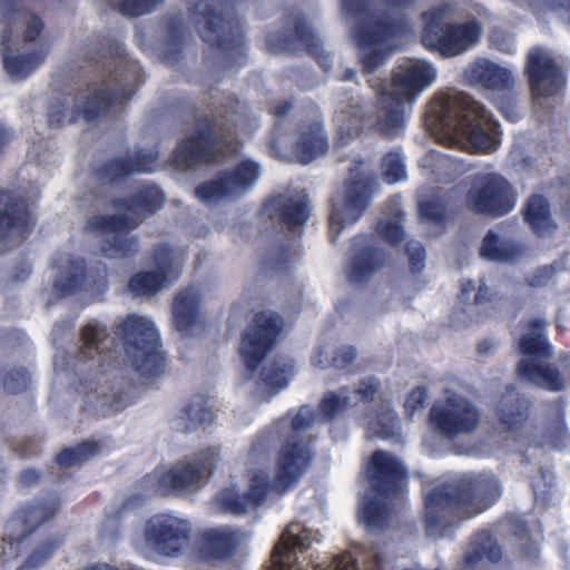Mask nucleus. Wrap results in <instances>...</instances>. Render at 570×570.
Segmentation results:
<instances>
[{
    "label": "nucleus",
    "mask_w": 570,
    "mask_h": 570,
    "mask_svg": "<svg viewBox=\"0 0 570 570\" xmlns=\"http://www.w3.org/2000/svg\"><path fill=\"white\" fill-rule=\"evenodd\" d=\"M92 55L91 59L104 72L101 86L72 108H69L67 98L53 99L47 114L50 128H60L79 119L95 122L115 107H124L144 82L140 63L127 53L120 40L110 36L98 37Z\"/></svg>",
    "instance_id": "f257e3e1"
},
{
    "label": "nucleus",
    "mask_w": 570,
    "mask_h": 570,
    "mask_svg": "<svg viewBox=\"0 0 570 570\" xmlns=\"http://www.w3.org/2000/svg\"><path fill=\"white\" fill-rule=\"evenodd\" d=\"M111 336L107 327L97 320L81 326L79 333V357L97 363L101 372L119 364V342L132 368L142 377H156L165 372L166 357L159 334L154 323L137 314H128L112 326Z\"/></svg>",
    "instance_id": "f03ea898"
},
{
    "label": "nucleus",
    "mask_w": 570,
    "mask_h": 570,
    "mask_svg": "<svg viewBox=\"0 0 570 570\" xmlns=\"http://www.w3.org/2000/svg\"><path fill=\"white\" fill-rule=\"evenodd\" d=\"M500 495V482L491 473H468L433 488L424 498L426 535H451L461 522L488 510Z\"/></svg>",
    "instance_id": "7ed1b4c3"
},
{
    "label": "nucleus",
    "mask_w": 570,
    "mask_h": 570,
    "mask_svg": "<svg viewBox=\"0 0 570 570\" xmlns=\"http://www.w3.org/2000/svg\"><path fill=\"white\" fill-rule=\"evenodd\" d=\"M426 118L456 142H466L474 153L490 154L500 145V124L493 115L465 92L435 97Z\"/></svg>",
    "instance_id": "20e7f679"
},
{
    "label": "nucleus",
    "mask_w": 570,
    "mask_h": 570,
    "mask_svg": "<svg viewBox=\"0 0 570 570\" xmlns=\"http://www.w3.org/2000/svg\"><path fill=\"white\" fill-rule=\"evenodd\" d=\"M252 110L247 102L234 95L224 98L216 118L207 116L196 119V129L180 140L171 154L177 168L188 169L197 165L214 164L232 145V135L238 127L249 126Z\"/></svg>",
    "instance_id": "39448f33"
},
{
    "label": "nucleus",
    "mask_w": 570,
    "mask_h": 570,
    "mask_svg": "<svg viewBox=\"0 0 570 570\" xmlns=\"http://www.w3.org/2000/svg\"><path fill=\"white\" fill-rule=\"evenodd\" d=\"M116 209L132 213L138 218L126 214L95 215L87 222L90 230L106 234L100 245L101 254L107 258L129 259L139 252V238L130 235L141 218L154 215L165 204V195L160 188L150 185L140 188L129 197H117L110 202Z\"/></svg>",
    "instance_id": "423d86ee"
},
{
    "label": "nucleus",
    "mask_w": 570,
    "mask_h": 570,
    "mask_svg": "<svg viewBox=\"0 0 570 570\" xmlns=\"http://www.w3.org/2000/svg\"><path fill=\"white\" fill-rule=\"evenodd\" d=\"M238 0H187L200 39L217 50L227 66L246 63L245 32L236 12Z\"/></svg>",
    "instance_id": "0eeeda50"
},
{
    "label": "nucleus",
    "mask_w": 570,
    "mask_h": 570,
    "mask_svg": "<svg viewBox=\"0 0 570 570\" xmlns=\"http://www.w3.org/2000/svg\"><path fill=\"white\" fill-rule=\"evenodd\" d=\"M342 8L358 21L354 36L357 46L370 49L361 58L364 75H372L394 51L393 42L409 31L405 16L393 17L387 11L371 12V0H341Z\"/></svg>",
    "instance_id": "6e6552de"
},
{
    "label": "nucleus",
    "mask_w": 570,
    "mask_h": 570,
    "mask_svg": "<svg viewBox=\"0 0 570 570\" xmlns=\"http://www.w3.org/2000/svg\"><path fill=\"white\" fill-rule=\"evenodd\" d=\"M434 79L435 70L428 63H414L394 71L391 79L392 90L385 89L384 80L370 78L367 82L377 94L381 111L375 130L390 139L400 136L405 126V102L412 101Z\"/></svg>",
    "instance_id": "1a4fd4ad"
},
{
    "label": "nucleus",
    "mask_w": 570,
    "mask_h": 570,
    "mask_svg": "<svg viewBox=\"0 0 570 570\" xmlns=\"http://www.w3.org/2000/svg\"><path fill=\"white\" fill-rule=\"evenodd\" d=\"M314 453L309 445L296 436L288 438L278 451L274 481L265 471L255 472L245 492L253 510L265 503L269 493L284 495L307 472Z\"/></svg>",
    "instance_id": "9d476101"
},
{
    "label": "nucleus",
    "mask_w": 570,
    "mask_h": 570,
    "mask_svg": "<svg viewBox=\"0 0 570 570\" xmlns=\"http://www.w3.org/2000/svg\"><path fill=\"white\" fill-rule=\"evenodd\" d=\"M449 4L432 8L422 13L424 27L421 41L425 48L439 52L444 58L460 56L472 48L481 37L478 21L446 22Z\"/></svg>",
    "instance_id": "9b49d317"
},
{
    "label": "nucleus",
    "mask_w": 570,
    "mask_h": 570,
    "mask_svg": "<svg viewBox=\"0 0 570 570\" xmlns=\"http://www.w3.org/2000/svg\"><path fill=\"white\" fill-rule=\"evenodd\" d=\"M265 47L269 53H294L302 47L324 70L331 68V57L323 49L322 40L307 23L303 12L289 9L284 14L282 31H268Z\"/></svg>",
    "instance_id": "f8f14e48"
},
{
    "label": "nucleus",
    "mask_w": 570,
    "mask_h": 570,
    "mask_svg": "<svg viewBox=\"0 0 570 570\" xmlns=\"http://www.w3.org/2000/svg\"><path fill=\"white\" fill-rule=\"evenodd\" d=\"M518 350L523 356L515 367V373L520 380L554 392L563 389L560 371L556 365L549 363L553 351L544 335H521L518 342Z\"/></svg>",
    "instance_id": "ddd939ff"
},
{
    "label": "nucleus",
    "mask_w": 570,
    "mask_h": 570,
    "mask_svg": "<svg viewBox=\"0 0 570 570\" xmlns=\"http://www.w3.org/2000/svg\"><path fill=\"white\" fill-rule=\"evenodd\" d=\"M219 461V449L207 448L176 462L158 479L163 494L181 497L202 489Z\"/></svg>",
    "instance_id": "4468645a"
},
{
    "label": "nucleus",
    "mask_w": 570,
    "mask_h": 570,
    "mask_svg": "<svg viewBox=\"0 0 570 570\" xmlns=\"http://www.w3.org/2000/svg\"><path fill=\"white\" fill-rule=\"evenodd\" d=\"M376 189L377 183L372 176L360 174L345 180L343 195L331 198L328 237L332 243L346 226L355 224L364 215Z\"/></svg>",
    "instance_id": "2eb2a0df"
},
{
    "label": "nucleus",
    "mask_w": 570,
    "mask_h": 570,
    "mask_svg": "<svg viewBox=\"0 0 570 570\" xmlns=\"http://www.w3.org/2000/svg\"><path fill=\"white\" fill-rule=\"evenodd\" d=\"M262 174L258 163L244 159L232 169L220 170L216 178L199 184L195 189L198 199L205 203L235 199L248 193Z\"/></svg>",
    "instance_id": "dca6fc26"
},
{
    "label": "nucleus",
    "mask_w": 570,
    "mask_h": 570,
    "mask_svg": "<svg viewBox=\"0 0 570 570\" xmlns=\"http://www.w3.org/2000/svg\"><path fill=\"white\" fill-rule=\"evenodd\" d=\"M282 317L273 312H257L242 335L239 354L249 372H255L277 342Z\"/></svg>",
    "instance_id": "f3484780"
},
{
    "label": "nucleus",
    "mask_w": 570,
    "mask_h": 570,
    "mask_svg": "<svg viewBox=\"0 0 570 570\" xmlns=\"http://www.w3.org/2000/svg\"><path fill=\"white\" fill-rule=\"evenodd\" d=\"M429 421L441 435L454 439L475 432L481 423V413L469 399L451 395L432 405Z\"/></svg>",
    "instance_id": "a211bd4d"
},
{
    "label": "nucleus",
    "mask_w": 570,
    "mask_h": 570,
    "mask_svg": "<svg viewBox=\"0 0 570 570\" xmlns=\"http://www.w3.org/2000/svg\"><path fill=\"white\" fill-rule=\"evenodd\" d=\"M465 202L474 214L499 218L514 208L517 195L505 178L487 175L468 191Z\"/></svg>",
    "instance_id": "6ab92c4d"
},
{
    "label": "nucleus",
    "mask_w": 570,
    "mask_h": 570,
    "mask_svg": "<svg viewBox=\"0 0 570 570\" xmlns=\"http://www.w3.org/2000/svg\"><path fill=\"white\" fill-rule=\"evenodd\" d=\"M524 75L533 100L558 95L567 82L562 68L541 47H533L528 52Z\"/></svg>",
    "instance_id": "aec40b11"
},
{
    "label": "nucleus",
    "mask_w": 570,
    "mask_h": 570,
    "mask_svg": "<svg viewBox=\"0 0 570 570\" xmlns=\"http://www.w3.org/2000/svg\"><path fill=\"white\" fill-rule=\"evenodd\" d=\"M371 491L383 500L397 497L405 485L409 474L404 464L392 453L375 450L365 466Z\"/></svg>",
    "instance_id": "412c9836"
},
{
    "label": "nucleus",
    "mask_w": 570,
    "mask_h": 570,
    "mask_svg": "<svg viewBox=\"0 0 570 570\" xmlns=\"http://www.w3.org/2000/svg\"><path fill=\"white\" fill-rule=\"evenodd\" d=\"M191 528L188 521L159 513L147 520L145 541L163 556H178L190 540Z\"/></svg>",
    "instance_id": "4be33fe9"
},
{
    "label": "nucleus",
    "mask_w": 570,
    "mask_h": 570,
    "mask_svg": "<svg viewBox=\"0 0 570 570\" xmlns=\"http://www.w3.org/2000/svg\"><path fill=\"white\" fill-rule=\"evenodd\" d=\"M312 544L311 532L301 529L298 523H291L283 532L279 542L272 552L273 568L271 570H303L286 561L294 549L307 550ZM318 570H358L356 559L351 552H344L335 557L326 569Z\"/></svg>",
    "instance_id": "5701e85b"
},
{
    "label": "nucleus",
    "mask_w": 570,
    "mask_h": 570,
    "mask_svg": "<svg viewBox=\"0 0 570 570\" xmlns=\"http://www.w3.org/2000/svg\"><path fill=\"white\" fill-rule=\"evenodd\" d=\"M263 213L274 225L301 236L309 218L311 207L306 196L278 194L263 204Z\"/></svg>",
    "instance_id": "b1692460"
},
{
    "label": "nucleus",
    "mask_w": 570,
    "mask_h": 570,
    "mask_svg": "<svg viewBox=\"0 0 570 570\" xmlns=\"http://www.w3.org/2000/svg\"><path fill=\"white\" fill-rule=\"evenodd\" d=\"M347 278L353 284L366 283L386 262V252L375 244L373 235H357L351 243Z\"/></svg>",
    "instance_id": "393cba45"
},
{
    "label": "nucleus",
    "mask_w": 570,
    "mask_h": 570,
    "mask_svg": "<svg viewBox=\"0 0 570 570\" xmlns=\"http://www.w3.org/2000/svg\"><path fill=\"white\" fill-rule=\"evenodd\" d=\"M61 501L57 495H50L35 500L33 502L26 504L19 512L18 519L20 522L28 528L21 535L16 539L3 538L4 546L2 547V553L4 560L14 559L22 552L21 547L27 537L39 525L46 521L51 520L59 511Z\"/></svg>",
    "instance_id": "a878e982"
},
{
    "label": "nucleus",
    "mask_w": 570,
    "mask_h": 570,
    "mask_svg": "<svg viewBox=\"0 0 570 570\" xmlns=\"http://www.w3.org/2000/svg\"><path fill=\"white\" fill-rule=\"evenodd\" d=\"M158 153L138 149L132 156L114 157L94 170L95 178L102 184H116L134 174L151 173L157 168Z\"/></svg>",
    "instance_id": "bb28decb"
},
{
    "label": "nucleus",
    "mask_w": 570,
    "mask_h": 570,
    "mask_svg": "<svg viewBox=\"0 0 570 570\" xmlns=\"http://www.w3.org/2000/svg\"><path fill=\"white\" fill-rule=\"evenodd\" d=\"M330 150L328 135L321 116L303 120L297 127L293 154L301 165H308Z\"/></svg>",
    "instance_id": "cd10ccee"
},
{
    "label": "nucleus",
    "mask_w": 570,
    "mask_h": 570,
    "mask_svg": "<svg viewBox=\"0 0 570 570\" xmlns=\"http://www.w3.org/2000/svg\"><path fill=\"white\" fill-rule=\"evenodd\" d=\"M33 224L24 198L13 191L0 189V240L10 235L26 238Z\"/></svg>",
    "instance_id": "c85d7f7f"
},
{
    "label": "nucleus",
    "mask_w": 570,
    "mask_h": 570,
    "mask_svg": "<svg viewBox=\"0 0 570 570\" xmlns=\"http://www.w3.org/2000/svg\"><path fill=\"white\" fill-rule=\"evenodd\" d=\"M530 400L512 384L504 387L494 404L498 424L505 432L522 429L530 417Z\"/></svg>",
    "instance_id": "c756f323"
},
{
    "label": "nucleus",
    "mask_w": 570,
    "mask_h": 570,
    "mask_svg": "<svg viewBox=\"0 0 570 570\" xmlns=\"http://www.w3.org/2000/svg\"><path fill=\"white\" fill-rule=\"evenodd\" d=\"M12 29L6 28L1 32V56L3 68L10 78L14 80L27 79L47 58L48 50L39 49L28 53L13 55L11 47Z\"/></svg>",
    "instance_id": "7c9ffc66"
},
{
    "label": "nucleus",
    "mask_w": 570,
    "mask_h": 570,
    "mask_svg": "<svg viewBox=\"0 0 570 570\" xmlns=\"http://www.w3.org/2000/svg\"><path fill=\"white\" fill-rule=\"evenodd\" d=\"M464 77L471 85L493 91H510L514 78L510 70L488 59H479L464 69Z\"/></svg>",
    "instance_id": "2f4dec72"
},
{
    "label": "nucleus",
    "mask_w": 570,
    "mask_h": 570,
    "mask_svg": "<svg viewBox=\"0 0 570 570\" xmlns=\"http://www.w3.org/2000/svg\"><path fill=\"white\" fill-rule=\"evenodd\" d=\"M238 544L237 531L228 527L213 528L200 534L198 552L207 561H226L234 557Z\"/></svg>",
    "instance_id": "473e14b6"
},
{
    "label": "nucleus",
    "mask_w": 570,
    "mask_h": 570,
    "mask_svg": "<svg viewBox=\"0 0 570 570\" xmlns=\"http://www.w3.org/2000/svg\"><path fill=\"white\" fill-rule=\"evenodd\" d=\"M202 295L195 287L181 289L173 304L175 328L180 333H189L200 323Z\"/></svg>",
    "instance_id": "72a5a7b5"
},
{
    "label": "nucleus",
    "mask_w": 570,
    "mask_h": 570,
    "mask_svg": "<svg viewBox=\"0 0 570 570\" xmlns=\"http://www.w3.org/2000/svg\"><path fill=\"white\" fill-rule=\"evenodd\" d=\"M163 60L174 67L183 59L186 43V23L181 12L171 13L164 19Z\"/></svg>",
    "instance_id": "f704fd0d"
},
{
    "label": "nucleus",
    "mask_w": 570,
    "mask_h": 570,
    "mask_svg": "<svg viewBox=\"0 0 570 570\" xmlns=\"http://www.w3.org/2000/svg\"><path fill=\"white\" fill-rule=\"evenodd\" d=\"M214 420L215 413L208 406V397L204 394H195L183 406L176 417V429L179 432L189 433L210 425Z\"/></svg>",
    "instance_id": "c9c22d12"
},
{
    "label": "nucleus",
    "mask_w": 570,
    "mask_h": 570,
    "mask_svg": "<svg viewBox=\"0 0 570 570\" xmlns=\"http://www.w3.org/2000/svg\"><path fill=\"white\" fill-rule=\"evenodd\" d=\"M525 252V247L510 238H500L493 230H489L480 248V255L489 261L514 263L519 261Z\"/></svg>",
    "instance_id": "e433bc0d"
},
{
    "label": "nucleus",
    "mask_w": 570,
    "mask_h": 570,
    "mask_svg": "<svg viewBox=\"0 0 570 570\" xmlns=\"http://www.w3.org/2000/svg\"><path fill=\"white\" fill-rule=\"evenodd\" d=\"M522 214L524 222L539 236L551 234L557 228L551 217L550 204L543 195H531L522 209Z\"/></svg>",
    "instance_id": "4c0bfd02"
},
{
    "label": "nucleus",
    "mask_w": 570,
    "mask_h": 570,
    "mask_svg": "<svg viewBox=\"0 0 570 570\" xmlns=\"http://www.w3.org/2000/svg\"><path fill=\"white\" fill-rule=\"evenodd\" d=\"M65 262L66 269L55 281V289L63 296L87 289L88 274L85 259L68 256Z\"/></svg>",
    "instance_id": "58836bf2"
},
{
    "label": "nucleus",
    "mask_w": 570,
    "mask_h": 570,
    "mask_svg": "<svg viewBox=\"0 0 570 570\" xmlns=\"http://www.w3.org/2000/svg\"><path fill=\"white\" fill-rule=\"evenodd\" d=\"M502 557L501 548L489 531L479 532L464 556V564L473 567L483 559L498 562Z\"/></svg>",
    "instance_id": "ea45409f"
},
{
    "label": "nucleus",
    "mask_w": 570,
    "mask_h": 570,
    "mask_svg": "<svg viewBox=\"0 0 570 570\" xmlns=\"http://www.w3.org/2000/svg\"><path fill=\"white\" fill-rule=\"evenodd\" d=\"M100 451L99 441L87 440L76 446L65 448L56 455V463L62 468L82 465Z\"/></svg>",
    "instance_id": "a19ab883"
},
{
    "label": "nucleus",
    "mask_w": 570,
    "mask_h": 570,
    "mask_svg": "<svg viewBox=\"0 0 570 570\" xmlns=\"http://www.w3.org/2000/svg\"><path fill=\"white\" fill-rule=\"evenodd\" d=\"M166 282L167 278L163 272H138L129 278L128 288L135 296H151L158 293Z\"/></svg>",
    "instance_id": "79ce46f5"
},
{
    "label": "nucleus",
    "mask_w": 570,
    "mask_h": 570,
    "mask_svg": "<svg viewBox=\"0 0 570 570\" xmlns=\"http://www.w3.org/2000/svg\"><path fill=\"white\" fill-rule=\"evenodd\" d=\"M347 393V387H341L338 393L328 391L324 394L317 406L323 421L332 422L352 406Z\"/></svg>",
    "instance_id": "37998d69"
},
{
    "label": "nucleus",
    "mask_w": 570,
    "mask_h": 570,
    "mask_svg": "<svg viewBox=\"0 0 570 570\" xmlns=\"http://www.w3.org/2000/svg\"><path fill=\"white\" fill-rule=\"evenodd\" d=\"M294 364L283 357L275 358L261 371L262 382L269 389H283L287 385L293 374Z\"/></svg>",
    "instance_id": "c03bdc74"
},
{
    "label": "nucleus",
    "mask_w": 570,
    "mask_h": 570,
    "mask_svg": "<svg viewBox=\"0 0 570 570\" xmlns=\"http://www.w3.org/2000/svg\"><path fill=\"white\" fill-rule=\"evenodd\" d=\"M214 501L222 512L233 515H242L253 510L245 492L240 493L233 488L218 491Z\"/></svg>",
    "instance_id": "a18cd8bd"
},
{
    "label": "nucleus",
    "mask_w": 570,
    "mask_h": 570,
    "mask_svg": "<svg viewBox=\"0 0 570 570\" xmlns=\"http://www.w3.org/2000/svg\"><path fill=\"white\" fill-rule=\"evenodd\" d=\"M419 216L422 222L445 229L448 224L446 205L439 199H425L419 204Z\"/></svg>",
    "instance_id": "49530a36"
},
{
    "label": "nucleus",
    "mask_w": 570,
    "mask_h": 570,
    "mask_svg": "<svg viewBox=\"0 0 570 570\" xmlns=\"http://www.w3.org/2000/svg\"><path fill=\"white\" fill-rule=\"evenodd\" d=\"M380 499H368L362 508V520L371 530L383 529L387 522L389 507Z\"/></svg>",
    "instance_id": "de8ad7c7"
},
{
    "label": "nucleus",
    "mask_w": 570,
    "mask_h": 570,
    "mask_svg": "<svg viewBox=\"0 0 570 570\" xmlns=\"http://www.w3.org/2000/svg\"><path fill=\"white\" fill-rule=\"evenodd\" d=\"M30 381V374L23 366L12 367L2 376L3 387L10 394H19L26 391Z\"/></svg>",
    "instance_id": "09e8293b"
},
{
    "label": "nucleus",
    "mask_w": 570,
    "mask_h": 570,
    "mask_svg": "<svg viewBox=\"0 0 570 570\" xmlns=\"http://www.w3.org/2000/svg\"><path fill=\"white\" fill-rule=\"evenodd\" d=\"M370 429L381 439L393 438L399 429L397 414L391 410L379 413L376 420L370 424Z\"/></svg>",
    "instance_id": "8fccbe9b"
},
{
    "label": "nucleus",
    "mask_w": 570,
    "mask_h": 570,
    "mask_svg": "<svg viewBox=\"0 0 570 570\" xmlns=\"http://www.w3.org/2000/svg\"><path fill=\"white\" fill-rule=\"evenodd\" d=\"M383 168L384 179L389 184H395L406 177L403 158L396 151H390L384 156Z\"/></svg>",
    "instance_id": "3c124183"
},
{
    "label": "nucleus",
    "mask_w": 570,
    "mask_h": 570,
    "mask_svg": "<svg viewBox=\"0 0 570 570\" xmlns=\"http://www.w3.org/2000/svg\"><path fill=\"white\" fill-rule=\"evenodd\" d=\"M61 544L62 539L60 538H51L43 541L28 556L26 567L35 569L42 566Z\"/></svg>",
    "instance_id": "603ef678"
},
{
    "label": "nucleus",
    "mask_w": 570,
    "mask_h": 570,
    "mask_svg": "<svg viewBox=\"0 0 570 570\" xmlns=\"http://www.w3.org/2000/svg\"><path fill=\"white\" fill-rule=\"evenodd\" d=\"M165 0H121L118 11L126 17H140L153 12Z\"/></svg>",
    "instance_id": "864d4df0"
},
{
    "label": "nucleus",
    "mask_w": 570,
    "mask_h": 570,
    "mask_svg": "<svg viewBox=\"0 0 570 570\" xmlns=\"http://www.w3.org/2000/svg\"><path fill=\"white\" fill-rule=\"evenodd\" d=\"M502 92L493 98L492 102L505 119L515 122L520 118L515 97L512 90Z\"/></svg>",
    "instance_id": "5fc2aeb1"
},
{
    "label": "nucleus",
    "mask_w": 570,
    "mask_h": 570,
    "mask_svg": "<svg viewBox=\"0 0 570 570\" xmlns=\"http://www.w3.org/2000/svg\"><path fill=\"white\" fill-rule=\"evenodd\" d=\"M405 252L409 257L411 273L419 274L425 267L426 252L424 246L416 240H409L405 244Z\"/></svg>",
    "instance_id": "6e6d98bb"
},
{
    "label": "nucleus",
    "mask_w": 570,
    "mask_h": 570,
    "mask_svg": "<svg viewBox=\"0 0 570 570\" xmlns=\"http://www.w3.org/2000/svg\"><path fill=\"white\" fill-rule=\"evenodd\" d=\"M375 230L391 245H399L404 239L403 227L397 222H380Z\"/></svg>",
    "instance_id": "4d7b16f0"
},
{
    "label": "nucleus",
    "mask_w": 570,
    "mask_h": 570,
    "mask_svg": "<svg viewBox=\"0 0 570 570\" xmlns=\"http://www.w3.org/2000/svg\"><path fill=\"white\" fill-rule=\"evenodd\" d=\"M558 268L557 263L543 265L534 269V272L525 278L528 286L533 288L544 287L556 275Z\"/></svg>",
    "instance_id": "13d9d810"
},
{
    "label": "nucleus",
    "mask_w": 570,
    "mask_h": 570,
    "mask_svg": "<svg viewBox=\"0 0 570 570\" xmlns=\"http://www.w3.org/2000/svg\"><path fill=\"white\" fill-rule=\"evenodd\" d=\"M173 248L168 244H159L153 252V261L156 265V272H163L166 277L173 265Z\"/></svg>",
    "instance_id": "bf43d9fd"
},
{
    "label": "nucleus",
    "mask_w": 570,
    "mask_h": 570,
    "mask_svg": "<svg viewBox=\"0 0 570 570\" xmlns=\"http://www.w3.org/2000/svg\"><path fill=\"white\" fill-rule=\"evenodd\" d=\"M356 358V350L353 346H342L334 351L330 366L344 370L351 366Z\"/></svg>",
    "instance_id": "052dcab7"
},
{
    "label": "nucleus",
    "mask_w": 570,
    "mask_h": 570,
    "mask_svg": "<svg viewBox=\"0 0 570 570\" xmlns=\"http://www.w3.org/2000/svg\"><path fill=\"white\" fill-rule=\"evenodd\" d=\"M381 389V382L373 377L362 379L355 393L360 396V400L364 403H371L374 401L376 394Z\"/></svg>",
    "instance_id": "680f3d73"
},
{
    "label": "nucleus",
    "mask_w": 570,
    "mask_h": 570,
    "mask_svg": "<svg viewBox=\"0 0 570 570\" xmlns=\"http://www.w3.org/2000/svg\"><path fill=\"white\" fill-rule=\"evenodd\" d=\"M273 445L272 432H262L257 434L250 445L249 454L253 458L266 455Z\"/></svg>",
    "instance_id": "e2e57ef3"
},
{
    "label": "nucleus",
    "mask_w": 570,
    "mask_h": 570,
    "mask_svg": "<svg viewBox=\"0 0 570 570\" xmlns=\"http://www.w3.org/2000/svg\"><path fill=\"white\" fill-rule=\"evenodd\" d=\"M314 421V412L307 406H301L299 411L293 416L291 426L293 432L298 433L308 429Z\"/></svg>",
    "instance_id": "0e129e2a"
},
{
    "label": "nucleus",
    "mask_w": 570,
    "mask_h": 570,
    "mask_svg": "<svg viewBox=\"0 0 570 570\" xmlns=\"http://www.w3.org/2000/svg\"><path fill=\"white\" fill-rule=\"evenodd\" d=\"M426 397V389L417 386L409 393L404 405L409 412L413 413L424 405Z\"/></svg>",
    "instance_id": "69168bd1"
},
{
    "label": "nucleus",
    "mask_w": 570,
    "mask_h": 570,
    "mask_svg": "<svg viewBox=\"0 0 570 570\" xmlns=\"http://www.w3.org/2000/svg\"><path fill=\"white\" fill-rule=\"evenodd\" d=\"M43 27L45 24L40 17L36 14L31 16L22 35L24 42L35 41L42 32Z\"/></svg>",
    "instance_id": "338daca9"
},
{
    "label": "nucleus",
    "mask_w": 570,
    "mask_h": 570,
    "mask_svg": "<svg viewBox=\"0 0 570 570\" xmlns=\"http://www.w3.org/2000/svg\"><path fill=\"white\" fill-rule=\"evenodd\" d=\"M550 10L557 12L562 20L570 24V0H548Z\"/></svg>",
    "instance_id": "774afa93"
}]
</instances>
